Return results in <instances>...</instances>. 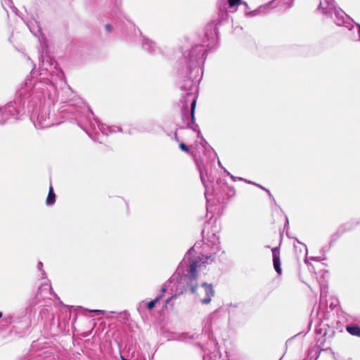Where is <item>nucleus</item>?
<instances>
[{
  "instance_id": "7",
  "label": "nucleus",
  "mask_w": 360,
  "mask_h": 360,
  "mask_svg": "<svg viewBox=\"0 0 360 360\" xmlns=\"http://www.w3.org/2000/svg\"><path fill=\"white\" fill-rule=\"evenodd\" d=\"M190 96L192 97V98L191 99V112H191L192 122H193L194 112H195V105H196V99H195V97L194 96H191V93H188L187 100H188Z\"/></svg>"
},
{
  "instance_id": "10",
  "label": "nucleus",
  "mask_w": 360,
  "mask_h": 360,
  "mask_svg": "<svg viewBox=\"0 0 360 360\" xmlns=\"http://www.w3.org/2000/svg\"><path fill=\"white\" fill-rule=\"evenodd\" d=\"M243 4L245 6H247V4L245 2H242V0H229V5L230 7H233L236 5H239Z\"/></svg>"
},
{
  "instance_id": "5",
  "label": "nucleus",
  "mask_w": 360,
  "mask_h": 360,
  "mask_svg": "<svg viewBox=\"0 0 360 360\" xmlns=\"http://www.w3.org/2000/svg\"><path fill=\"white\" fill-rule=\"evenodd\" d=\"M202 234H203V237L207 238V240L212 244V245L214 246V248L216 250H218L219 248V237L215 233H212V235H210L209 231H206L205 229H204L202 231Z\"/></svg>"
},
{
  "instance_id": "12",
  "label": "nucleus",
  "mask_w": 360,
  "mask_h": 360,
  "mask_svg": "<svg viewBox=\"0 0 360 360\" xmlns=\"http://www.w3.org/2000/svg\"><path fill=\"white\" fill-rule=\"evenodd\" d=\"M179 148H180L182 150H184V151H185V152H188V147H187V146H186V145H185L184 143H180V144H179Z\"/></svg>"
},
{
  "instance_id": "11",
  "label": "nucleus",
  "mask_w": 360,
  "mask_h": 360,
  "mask_svg": "<svg viewBox=\"0 0 360 360\" xmlns=\"http://www.w3.org/2000/svg\"><path fill=\"white\" fill-rule=\"evenodd\" d=\"M160 297H157L155 300L149 302L148 304H147V307L149 309H152L155 305L156 304V303L158 302V301L160 300Z\"/></svg>"
},
{
  "instance_id": "19",
  "label": "nucleus",
  "mask_w": 360,
  "mask_h": 360,
  "mask_svg": "<svg viewBox=\"0 0 360 360\" xmlns=\"http://www.w3.org/2000/svg\"><path fill=\"white\" fill-rule=\"evenodd\" d=\"M105 27H106V29H107L108 31H110V26L109 25H107L105 26Z\"/></svg>"
},
{
  "instance_id": "21",
  "label": "nucleus",
  "mask_w": 360,
  "mask_h": 360,
  "mask_svg": "<svg viewBox=\"0 0 360 360\" xmlns=\"http://www.w3.org/2000/svg\"><path fill=\"white\" fill-rule=\"evenodd\" d=\"M165 290H166V288H164V287H162V292H165Z\"/></svg>"
},
{
  "instance_id": "15",
  "label": "nucleus",
  "mask_w": 360,
  "mask_h": 360,
  "mask_svg": "<svg viewBox=\"0 0 360 360\" xmlns=\"http://www.w3.org/2000/svg\"><path fill=\"white\" fill-rule=\"evenodd\" d=\"M91 311L97 313V314H105V311L103 310H92Z\"/></svg>"
},
{
  "instance_id": "16",
  "label": "nucleus",
  "mask_w": 360,
  "mask_h": 360,
  "mask_svg": "<svg viewBox=\"0 0 360 360\" xmlns=\"http://www.w3.org/2000/svg\"><path fill=\"white\" fill-rule=\"evenodd\" d=\"M42 266H43L42 262H39V264H38V266H39V269H40V270H41V267H42Z\"/></svg>"
},
{
  "instance_id": "22",
  "label": "nucleus",
  "mask_w": 360,
  "mask_h": 360,
  "mask_svg": "<svg viewBox=\"0 0 360 360\" xmlns=\"http://www.w3.org/2000/svg\"><path fill=\"white\" fill-rule=\"evenodd\" d=\"M147 43H148V44H149V43H151V41H148V40H146L145 45H146Z\"/></svg>"
},
{
  "instance_id": "20",
  "label": "nucleus",
  "mask_w": 360,
  "mask_h": 360,
  "mask_svg": "<svg viewBox=\"0 0 360 360\" xmlns=\"http://www.w3.org/2000/svg\"><path fill=\"white\" fill-rule=\"evenodd\" d=\"M228 175H229L234 181H236V178H235L233 176L231 175L229 173H228Z\"/></svg>"
},
{
  "instance_id": "14",
  "label": "nucleus",
  "mask_w": 360,
  "mask_h": 360,
  "mask_svg": "<svg viewBox=\"0 0 360 360\" xmlns=\"http://www.w3.org/2000/svg\"><path fill=\"white\" fill-rule=\"evenodd\" d=\"M105 128H109L108 126H105L104 124H102L100 127V130L103 132V133H105V134H107V132L105 131Z\"/></svg>"
},
{
  "instance_id": "3",
  "label": "nucleus",
  "mask_w": 360,
  "mask_h": 360,
  "mask_svg": "<svg viewBox=\"0 0 360 360\" xmlns=\"http://www.w3.org/2000/svg\"><path fill=\"white\" fill-rule=\"evenodd\" d=\"M202 290L205 292L206 297L202 299L201 302L203 304H208L211 301V297L214 295V290L211 285L203 283L201 287Z\"/></svg>"
},
{
  "instance_id": "6",
  "label": "nucleus",
  "mask_w": 360,
  "mask_h": 360,
  "mask_svg": "<svg viewBox=\"0 0 360 360\" xmlns=\"http://www.w3.org/2000/svg\"><path fill=\"white\" fill-rule=\"evenodd\" d=\"M191 57L193 59L202 58L204 55V49L202 46H196L193 47L191 51Z\"/></svg>"
},
{
  "instance_id": "9",
  "label": "nucleus",
  "mask_w": 360,
  "mask_h": 360,
  "mask_svg": "<svg viewBox=\"0 0 360 360\" xmlns=\"http://www.w3.org/2000/svg\"><path fill=\"white\" fill-rule=\"evenodd\" d=\"M347 330L352 335L360 337V327L347 326Z\"/></svg>"
},
{
  "instance_id": "4",
  "label": "nucleus",
  "mask_w": 360,
  "mask_h": 360,
  "mask_svg": "<svg viewBox=\"0 0 360 360\" xmlns=\"http://www.w3.org/2000/svg\"><path fill=\"white\" fill-rule=\"evenodd\" d=\"M272 255H273V262L274 267L278 274H281V261H280V252L278 248H274L272 249Z\"/></svg>"
},
{
  "instance_id": "8",
  "label": "nucleus",
  "mask_w": 360,
  "mask_h": 360,
  "mask_svg": "<svg viewBox=\"0 0 360 360\" xmlns=\"http://www.w3.org/2000/svg\"><path fill=\"white\" fill-rule=\"evenodd\" d=\"M55 198H56V195H55V193L53 192V187L51 185L50 188H49V195H48V197L46 198V205H53L55 202Z\"/></svg>"
},
{
  "instance_id": "17",
  "label": "nucleus",
  "mask_w": 360,
  "mask_h": 360,
  "mask_svg": "<svg viewBox=\"0 0 360 360\" xmlns=\"http://www.w3.org/2000/svg\"><path fill=\"white\" fill-rule=\"evenodd\" d=\"M256 14H257V11H252V12L249 13V15H255Z\"/></svg>"
},
{
  "instance_id": "23",
  "label": "nucleus",
  "mask_w": 360,
  "mask_h": 360,
  "mask_svg": "<svg viewBox=\"0 0 360 360\" xmlns=\"http://www.w3.org/2000/svg\"><path fill=\"white\" fill-rule=\"evenodd\" d=\"M2 316V313L0 312V318Z\"/></svg>"
},
{
  "instance_id": "2",
  "label": "nucleus",
  "mask_w": 360,
  "mask_h": 360,
  "mask_svg": "<svg viewBox=\"0 0 360 360\" xmlns=\"http://www.w3.org/2000/svg\"><path fill=\"white\" fill-rule=\"evenodd\" d=\"M319 8L322 10L323 13L327 14L330 13L334 10L335 15L337 18L336 23L338 25H343L345 18L347 17L345 13L341 10H336L334 8L333 4L331 0H320Z\"/></svg>"
},
{
  "instance_id": "18",
  "label": "nucleus",
  "mask_w": 360,
  "mask_h": 360,
  "mask_svg": "<svg viewBox=\"0 0 360 360\" xmlns=\"http://www.w3.org/2000/svg\"><path fill=\"white\" fill-rule=\"evenodd\" d=\"M200 178H201L202 181L204 182V178L202 176V172H200Z\"/></svg>"
},
{
  "instance_id": "1",
  "label": "nucleus",
  "mask_w": 360,
  "mask_h": 360,
  "mask_svg": "<svg viewBox=\"0 0 360 360\" xmlns=\"http://www.w3.org/2000/svg\"><path fill=\"white\" fill-rule=\"evenodd\" d=\"M193 252H195L194 247L189 250L183 262L178 267L176 273L173 275L170 283H174L176 280H178L179 276L182 273L184 276L181 278L180 283L184 286L186 285L190 288L191 292L195 293L198 286L197 280L202 274H205V264L208 263L210 257L191 258Z\"/></svg>"
},
{
  "instance_id": "13",
  "label": "nucleus",
  "mask_w": 360,
  "mask_h": 360,
  "mask_svg": "<svg viewBox=\"0 0 360 360\" xmlns=\"http://www.w3.org/2000/svg\"><path fill=\"white\" fill-rule=\"evenodd\" d=\"M188 107H184V109H183V116L186 117V116L188 115Z\"/></svg>"
}]
</instances>
